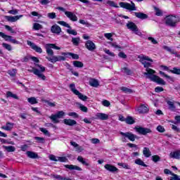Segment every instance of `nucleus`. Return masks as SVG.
Segmentation results:
<instances>
[{
  "instance_id": "obj_1",
  "label": "nucleus",
  "mask_w": 180,
  "mask_h": 180,
  "mask_svg": "<svg viewBox=\"0 0 180 180\" xmlns=\"http://www.w3.org/2000/svg\"><path fill=\"white\" fill-rule=\"evenodd\" d=\"M44 47L46 49V54H48V56H51V57H46L47 60L50 61L51 63H57V61H65V57L64 56H54V51H53L52 49L54 50H61V48L57 46L56 44H45Z\"/></svg>"
},
{
  "instance_id": "obj_2",
  "label": "nucleus",
  "mask_w": 180,
  "mask_h": 180,
  "mask_svg": "<svg viewBox=\"0 0 180 180\" xmlns=\"http://www.w3.org/2000/svg\"><path fill=\"white\" fill-rule=\"evenodd\" d=\"M146 71L147 72L143 73L146 78L150 79V81H153V82H156V84H158V85H165L166 82L164 81V79L154 75L155 74V70L153 69H147Z\"/></svg>"
},
{
  "instance_id": "obj_3",
  "label": "nucleus",
  "mask_w": 180,
  "mask_h": 180,
  "mask_svg": "<svg viewBox=\"0 0 180 180\" xmlns=\"http://www.w3.org/2000/svg\"><path fill=\"white\" fill-rule=\"evenodd\" d=\"M36 67H38V68H39L40 70L36 68H33L32 70H28V71H30V72H33L34 75L37 76V78L39 79H41V81H46V79H47V77H46V75H44V74H43V72L46 71V68L39 64H37Z\"/></svg>"
},
{
  "instance_id": "obj_4",
  "label": "nucleus",
  "mask_w": 180,
  "mask_h": 180,
  "mask_svg": "<svg viewBox=\"0 0 180 180\" xmlns=\"http://www.w3.org/2000/svg\"><path fill=\"white\" fill-rule=\"evenodd\" d=\"M179 22H180V18L178 15H169L165 18V25L170 27H176V25H178Z\"/></svg>"
},
{
  "instance_id": "obj_5",
  "label": "nucleus",
  "mask_w": 180,
  "mask_h": 180,
  "mask_svg": "<svg viewBox=\"0 0 180 180\" xmlns=\"http://www.w3.org/2000/svg\"><path fill=\"white\" fill-rule=\"evenodd\" d=\"M139 58L140 63H141L144 68H146V72H147V70H151V68H150L149 67H151V63H153V59L150 58L148 56H139ZM147 61H150V63Z\"/></svg>"
},
{
  "instance_id": "obj_6",
  "label": "nucleus",
  "mask_w": 180,
  "mask_h": 180,
  "mask_svg": "<svg viewBox=\"0 0 180 180\" xmlns=\"http://www.w3.org/2000/svg\"><path fill=\"white\" fill-rule=\"evenodd\" d=\"M120 134L122 135L121 140L123 143H126L128 140L130 141H136V135L133 134L131 132H120Z\"/></svg>"
},
{
  "instance_id": "obj_7",
  "label": "nucleus",
  "mask_w": 180,
  "mask_h": 180,
  "mask_svg": "<svg viewBox=\"0 0 180 180\" xmlns=\"http://www.w3.org/2000/svg\"><path fill=\"white\" fill-rule=\"evenodd\" d=\"M69 86L70 88V91H72V92H73L75 95H77L79 99H81V101H84V102H85V101L88 99V96H84V94H82V93H80L79 91L75 89V84H70Z\"/></svg>"
},
{
  "instance_id": "obj_8",
  "label": "nucleus",
  "mask_w": 180,
  "mask_h": 180,
  "mask_svg": "<svg viewBox=\"0 0 180 180\" xmlns=\"http://www.w3.org/2000/svg\"><path fill=\"white\" fill-rule=\"evenodd\" d=\"M127 27L129 30H131V32H134L137 36H140L141 37L143 36V34L140 30H139V27H137V25L134 24V22H128V23H127Z\"/></svg>"
},
{
  "instance_id": "obj_9",
  "label": "nucleus",
  "mask_w": 180,
  "mask_h": 180,
  "mask_svg": "<svg viewBox=\"0 0 180 180\" xmlns=\"http://www.w3.org/2000/svg\"><path fill=\"white\" fill-rule=\"evenodd\" d=\"M64 115H65L64 111H58L56 114L51 115L49 117V119H51L53 123H60V121L58 119H61Z\"/></svg>"
},
{
  "instance_id": "obj_10",
  "label": "nucleus",
  "mask_w": 180,
  "mask_h": 180,
  "mask_svg": "<svg viewBox=\"0 0 180 180\" xmlns=\"http://www.w3.org/2000/svg\"><path fill=\"white\" fill-rule=\"evenodd\" d=\"M0 37L4 39L6 41H11V43H13V44H20V42L19 41H17L16 39H13L12 36L6 35L5 33L0 32Z\"/></svg>"
},
{
  "instance_id": "obj_11",
  "label": "nucleus",
  "mask_w": 180,
  "mask_h": 180,
  "mask_svg": "<svg viewBox=\"0 0 180 180\" xmlns=\"http://www.w3.org/2000/svg\"><path fill=\"white\" fill-rule=\"evenodd\" d=\"M120 6L121 8H124V9H127L128 11H137V8H136V4H134L133 2H131V4L129 3L120 2Z\"/></svg>"
},
{
  "instance_id": "obj_12",
  "label": "nucleus",
  "mask_w": 180,
  "mask_h": 180,
  "mask_svg": "<svg viewBox=\"0 0 180 180\" xmlns=\"http://www.w3.org/2000/svg\"><path fill=\"white\" fill-rule=\"evenodd\" d=\"M134 129L139 134H142V136H147L148 133H152L151 129L143 127H135Z\"/></svg>"
},
{
  "instance_id": "obj_13",
  "label": "nucleus",
  "mask_w": 180,
  "mask_h": 180,
  "mask_svg": "<svg viewBox=\"0 0 180 180\" xmlns=\"http://www.w3.org/2000/svg\"><path fill=\"white\" fill-rule=\"evenodd\" d=\"M160 67L165 71H169V72H172V74H175L176 75H180V68H173L172 70H169L168 66L161 65Z\"/></svg>"
},
{
  "instance_id": "obj_14",
  "label": "nucleus",
  "mask_w": 180,
  "mask_h": 180,
  "mask_svg": "<svg viewBox=\"0 0 180 180\" xmlns=\"http://www.w3.org/2000/svg\"><path fill=\"white\" fill-rule=\"evenodd\" d=\"M27 43L28 46H30L31 49H32V50H34V51H36L37 53H43V49H41V47L36 45L34 43L32 42L31 41H27Z\"/></svg>"
},
{
  "instance_id": "obj_15",
  "label": "nucleus",
  "mask_w": 180,
  "mask_h": 180,
  "mask_svg": "<svg viewBox=\"0 0 180 180\" xmlns=\"http://www.w3.org/2000/svg\"><path fill=\"white\" fill-rule=\"evenodd\" d=\"M65 15L68 19L71 20L72 22H77V20H78V17L71 11H65Z\"/></svg>"
},
{
  "instance_id": "obj_16",
  "label": "nucleus",
  "mask_w": 180,
  "mask_h": 180,
  "mask_svg": "<svg viewBox=\"0 0 180 180\" xmlns=\"http://www.w3.org/2000/svg\"><path fill=\"white\" fill-rule=\"evenodd\" d=\"M85 46L87 50H89V51H94V50L96 49V46L95 45V44L91 40H88L86 42Z\"/></svg>"
},
{
  "instance_id": "obj_17",
  "label": "nucleus",
  "mask_w": 180,
  "mask_h": 180,
  "mask_svg": "<svg viewBox=\"0 0 180 180\" xmlns=\"http://www.w3.org/2000/svg\"><path fill=\"white\" fill-rule=\"evenodd\" d=\"M51 33H55V34H60L61 33V27L57 24H55L51 27Z\"/></svg>"
},
{
  "instance_id": "obj_18",
  "label": "nucleus",
  "mask_w": 180,
  "mask_h": 180,
  "mask_svg": "<svg viewBox=\"0 0 180 180\" xmlns=\"http://www.w3.org/2000/svg\"><path fill=\"white\" fill-rule=\"evenodd\" d=\"M20 18H23V15L15 16H6V19L8 20V22H16L17 20H19Z\"/></svg>"
},
{
  "instance_id": "obj_19",
  "label": "nucleus",
  "mask_w": 180,
  "mask_h": 180,
  "mask_svg": "<svg viewBox=\"0 0 180 180\" xmlns=\"http://www.w3.org/2000/svg\"><path fill=\"white\" fill-rule=\"evenodd\" d=\"M104 167L107 169V171H109V172H117V171H119V169H117L116 167L109 164L105 165Z\"/></svg>"
},
{
  "instance_id": "obj_20",
  "label": "nucleus",
  "mask_w": 180,
  "mask_h": 180,
  "mask_svg": "<svg viewBox=\"0 0 180 180\" xmlns=\"http://www.w3.org/2000/svg\"><path fill=\"white\" fill-rule=\"evenodd\" d=\"M96 119H99L100 120H108L109 119V115L108 114L98 112L96 115Z\"/></svg>"
},
{
  "instance_id": "obj_21",
  "label": "nucleus",
  "mask_w": 180,
  "mask_h": 180,
  "mask_svg": "<svg viewBox=\"0 0 180 180\" xmlns=\"http://www.w3.org/2000/svg\"><path fill=\"white\" fill-rule=\"evenodd\" d=\"M170 158H174L175 160H180V150H177L170 153Z\"/></svg>"
},
{
  "instance_id": "obj_22",
  "label": "nucleus",
  "mask_w": 180,
  "mask_h": 180,
  "mask_svg": "<svg viewBox=\"0 0 180 180\" xmlns=\"http://www.w3.org/2000/svg\"><path fill=\"white\" fill-rule=\"evenodd\" d=\"M65 168L70 169V171H72V169H75L76 171H82L81 167L74 165H65Z\"/></svg>"
},
{
  "instance_id": "obj_23",
  "label": "nucleus",
  "mask_w": 180,
  "mask_h": 180,
  "mask_svg": "<svg viewBox=\"0 0 180 180\" xmlns=\"http://www.w3.org/2000/svg\"><path fill=\"white\" fill-rule=\"evenodd\" d=\"M63 123L67 126H75V124H77V121L71 119H65Z\"/></svg>"
},
{
  "instance_id": "obj_24",
  "label": "nucleus",
  "mask_w": 180,
  "mask_h": 180,
  "mask_svg": "<svg viewBox=\"0 0 180 180\" xmlns=\"http://www.w3.org/2000/svg\"><path fill=\"white\" fill-rule=\"evenodd\" d=\"M134 15L136 18H138V19H142V20H144V19H148V15L144 13H141V12H139V13H137V12H135L134 13Z\"/></svg>"
},
{
  "instance_id": "obj_25",
  "label": "nucleus",
  "mask_w": 180,
  "mask_h": 180,
  "mask_svg": "<svg viewBox=\"0 0 180 180\" xmlns=\"http://www.w3.org/2000/svg\"><path fill=\"white\" fill-rule=\"evenodd\" d=\"M26 155L29 158H32V159L39 158V155H37V153L34 152H32L30 150L27 151Z\"/></svg>"
},
{
  "instance_id": "obj_26",
  "label": "nucleus",
  "mask_w": 180,
  "mask_h": 180,
  "mask_svg": "<svg viewBox=\"0 0 180 180\" xmlns=\"http://www.w3.org/2000/svg\"><path fill=\"white\" fill-rule=\"evenodd\" d=\"M61 54H62V56H70V57H72V58H73V60H78L79 58V56H78V54H75V53H70V52H68V53L63 52Z\"/></svg>"
},
{
  "instance_id": "obj_27",
  "label": "nucleus",
  "mask_w": 180,
  "mask_h": 180,
  "mask_svg": "<svg viewBox=\"0 0 180 180\" xmlns=\"http://www.w3.org/2000/svg\"><path fill=\"white\" fill-rule=\"evenodd\" d=\"M148 108L145 105H141V106L138 108L139 113H147L148 112Z\"/></svg>"
},
{
  "instance_id": "obj_28",
  "label": "nucleus",
  "mask_w": 180,
  "mask_h": 180,
  "mask_svg": "<svg viewBox=\"0 0 180 180\" xmlns=\"http://www.w3.org/2000/svg\"><path fill=\"white\" fill-rule=\"evenodd\" d=\"M1 129H3V130H6L7 131H11V130L13 129V124L11 122H7L6 124V126L1 127Z\"/></svg>"
},
{
  "instance_id": "obj_29",
  "label": "nucleus",
  "mask_w": 180,
  "mask_h": 180,
  "mask_svg": "<svg viewBox=\"0 0 180 180\" xmlns=\"http://www.w3.org/2000/svg\"><path fill=\"white\" fill-rule=\"evenodd\" d=\"M143 154L146 158L151 157V151H150V148L147 147L143 148Z\"/></svg>"
},
{
  "instance_id": "obj_30",
  "label": "nucleus",
  "mask_w": 180,
  "mask_h": 180,
  "mask_svg": "<svg viewBox=\"0 0 180 180\" xmlns=\"http://www.w3.org/2000/svg\"><path fill=\"white\" fill-rule=\"evenodd\" d=\"M89 85H91V86H94V88H98V86L99 85V82H98L96 79H91L89 80Z\"/></svg>"
},
{
  "instance_id": "obj_31",
  "label": "nucleus",
  "mask_w": 180,
  "mask_h": 180,
  "mask_svg": "<svg viewBox=\"0 0 180 180\" xmlns=\"http://www.w3.org/2000/svg\"><path fill=\"white\" fill-rule=\"evenodd\" d=\"M120 89L124 94H133V92H134V91H133L131 89H129L126 86H122L120 88Z\"/></svg>"
},
{
  "instance_id": "obj_32",
  "label": "nucleus",
  "mask_w": 180,
  "mask_h": 180,
  "mask_svg": "<svg viewBox=\"0 0 180 180\" xmlns=\"http://www.w3.org/2000/svg\"><path fill=\"white\" fill-rule=\"evenodd\" d=\"M3 148H5L8 153H13L16 150V148L12 146H3Z\"/></svg>"
},
{
  "instance_id": "obj_33",
  "label": "nucleus",
  "mask_w": 180,
  "mask_h": 180,
  "mask_svg": "<svg viewBox=\"0 0 180 180\" xmlns=\"http://www.w3.org/2000/svg\"><path fill=\"white\" fill-rule=\"evenodd\" d=\"M77 161L81 162L83 165H86V167H89V163H88V162H86V160H85L82 156H78Z\"/></svg>"
},
{
  "instance_id": "obj_34",
  "label": "nucleus",
  "mask_w": 180,
  "mask_h": 180,
  "mask_svg": "<svg viewBox=\"0 0 180 180\" xmlns=\"http://www.w3.org/2000/svg\"><path fill=\"white\" fill-rule=\"evenodd\" d=\"M125 123H127V124H134V123H136V121H134L133 117L128 116L126 118Z\"/></svg>"
},
{
  "instance_id": "obj_35",
  "label": "nucleus",
  "mask_w": 180,
  "mask_h": 180,
  "mask_svg": "<svg viewBox=\"0 0 180 180\" xmlns=\"http://www.w3.org/2000/svg\"><path fill=\"white\" fill-rule=\"evenodd\" d=\"M72 64L76 68H82V67H84V63L81 61L75 60L72 62Z\"/></svg>"
},
{
  "instance_id": "obj_36",
  "label": "nucleus",
  "mask_w": 180,
  "mask_h": 180,
  "mask_svg": "<svg viewBox=\"0 0 180 180\" xmlns=\"http://www.w3.org/2000/svg\"><path fill=\"white\" fill-rule=\"evenodd\" d=\"M167 103L169 106V110L174 111L176 109L175 104L174 103V101H167Z\"/></svg>"
},
{
  "instance_id": "obj_37",
  "label": "nucleus",
  "mask_w": 180,
  "mask_h": 180,
  "mask_svg": "<svg viewBox=\"0 0 180 180\" xmlns=\"http://www.w3.org/2000/svg\"><path fill=\"white\" fill-rule=\"evenodd\" d=\"M53 178H54L55 179H58V180H72L70 178L63 177V176H61V175H58V174H53Z\"/></svg>"
},
{
  "instance_id": "obj_38",
  "label": "nucleus",
  "mask_w": 180,
  "mask_h": 180,
  "mask_svg": "<svg viewBox=\"0 0 180 180\" xmlns=\"http://www.w3.org/2000/svg\"><path fill=\"white\" fill-rule=\"evenodd\" d=\"M135 164L137 165H141V167H147V165H146L144 162L141 160V159H136L135 160Z\"/></svg>"
},
{
  "instance_id": "obj_39",
  "label": "nucleus",
  "mask_w": 180,
  "mask_h": 180,
  "mask_svg": "<svg viewBox=\"0 0 180 180\" xmlns=\"http://www.w3.org/2000/svg\"><path fill=\"white\" fill-rule=\"evenodd\" d=\"M33 29L34 30H40V29H43V25L35 22L33 24Z\"/></svg>"
},
{
  "instance_id": "obj_40",
  "label": "nucleus",
  "mask_w": 180,
  "mask_h": 180,
  "mask_svg": "<svg viewBox=\"0 0 180 180\" xmlns=\"http://www.w3.org/2000/svg\"><path fill=\"white\" fill-rule=\"evenodd\" d=\"M57 23L58 25H61V26H64V27H68V29H71V26H70V25L65 21H58Z\"/></svg>"
},
{
  "instance_id": "obj_41",
  "label": "nucleus",
  "mask_w": 180,
  "mask_h": 180,
  "mask_svg": "<svg viewBox=\"0 0 180 180\" xmlns=\"http://www.w3.org/2000/svg\"><path fill=\"white\" fill-rule=\"evenodd\" d=\"M121 70L127 75H131V70L127 68H123L121 69Z\"/></svg>"
},
{
  "instance_id": "obj_42",
  "label": "nucleus",
  "mask_w": 180,
  "mask_h": 180,
  "mask_svg": "<svg viewBox=\"0 0 180 180\" xmlns=\"http://www.w3.org/2000/svg\"><path fill=\"white\" fill-rule=\"evenodd\" d=\"M79 37L72 38V43L74 46H78L79 44Z\"/></svg>"
},
{
  "instance_id": "obj_43",
  "label": "nucleus",
  "mask_w": 180,
  "mask_h": 180,
  "mask_svg": "<svg viewBox=\"0 0 180 180\" xmlns=\"http://www.w3.org/2000/svg\"><path fill=\"white\" fill-rule=\"evenodd\" d=\"M2 46L6 50H8V51H12V46L11 44L3 43Z\"/></svg>"
},
{
  "instance_id": "obj_44",
  "label": "nucleus",
  "mask_w": 180,
  "mask_h": 180,
  "mask_svg": "<svg viewBox=\"0 0 180 180\" xmlns=\"http://www.w3.org/2000/svg\"><path fill=\"white\" fill-rule=\"evenodd\" d=\"M104 5H109L110 6H113L114 8H117L116 4H115V1H107L103 2Z\"/></svg>"
},
{
  "instance_id": "obj_45",
  "label": "nucleus",
  "mask_w": 180,
  "mask_h": 180,
  "mask_svg": "<svg viewBox=\"0 0 180 180\" xmlns=\"http://www.w3.org/2000/svg\"><path fill=\"white\" fill-rule=\"evenodd\" d=\"M10 77H16V69L9 70L7 72Z\"/></svg>"
},
{
  "instance_id": "obj_46",
  "label": "nucleus",
  "mask_w": 180,
  "mask_h": 180,
  "mask_svg": "<svg viewBox=\"0 0 180 180\" xmlns=\"http://www.w3.org/2000/svg\"><path fill=\"white\" fill-rule=\"evenodd\" d=\"M29 103H31V105H34L37 103V100L34 97H31L27 99Z\"/></svg>"
},
{
  "instance_id": "obj_47",
  "label": "nucleus",
  "mask_w": 180,
  "mask_h": 180,
  "mask_svg": "<svg viewBox=\"0 0 180 180\" xmlns=\"http://www.w3.org/2000/svg\"><path fill=\"white\" fill-rule=\"evenodd\" d=\"M79 108L80 110H82V112H84V113H86V112H88V108L81 103L79 104Z\"/></svg>"
},
{
  "instance_id": "obj_48",
  "label": "nucleus",
  "mask_w": 180,
  "mask_h": 180,
  "mask_svg": "<svg viewBox=\"0 0 180 180\" xmlns=\"http://www.w3.org/2000/svg\"><path fill=\"white\" fill-rule=\"evenodd\" d=\"M152 161H153V162H158V161H161V158H160V156L157 155H153Z\"/></svg>"
},
{
  "instance_id": "obj_49",
  "label": "nucleus",
  "mask_w": 180,
  "mask_h": 180,
  "mask_svg": "<svg viewBox=\"0 0 180 180\" xmlns=\"http://www.w3.org/2000/svg\"><path fill=\"white\" fill-rule=\"evenodd\" d=\"M67 33H68L69 34H72L73 36H77V34H78V33L75 31V30H71V29H68Z\"/></svg>"
},
{
  "instance_id": "obj_50",
  "label": "nucleus",
  "mask_w": 180,
  "mask_h": 180,
  "mask_svg": "<svg viewBox=\"0 0 180 180\" xmlns=\"http://www.w3.org/2000/svg\"><path fill=\"white\" fill-rule=\"evenodd\" d=\"M57 158L59 162H67V161H68V159L66 157H57Z\"/></svg>"
},
{
  "instance_id": "obj_51",
  "label": "nucleus",
  "mask_w": 180,
  "mask_h": 180,
  "mask_svg": "<svg viewBox=\"0 0 180 180\" xmlns=\"http://www.w3.org/2000/svg\"><path fill=\"white\" fill-rule=\"evenodd\" d=\"M34 140H37V143H44L45 139L43 137L35 136Z\"/></svg>"
},
{
  "instance_id": "obj_52",
  "label": "nucleus",
  "mask_w": 180,
  "mask_h": 180,
  "mask_svg": "<svg viewBox=\"0 0 180 180\" xmlns=\"http://www.w3.org/2000/svg\"><path fill=\"white\" fill-rule=\"evenodd\" d=\"M163 49L164 50H166V51H168L169 53H170V54H173L174 53V50H172L171 49V47L169 46H163Z\"/></svg>"
},
{
  "instance_id": "obj_53",
  "label": "nucleus",
  "mask_w": 180,
  "mask_h": 180,
  "mask_svg": "<svg viewBox=\"0 0 180 180\" xmlns=\"http://www.w3.org/2000/svg\"><path fill=\"white\" fill-rule=\"evenodd\" d=\"M112 33H105L104 34V37H105L108 40H110L111 41H113V39L112 38Z\"/></svg>"
},
{
  "instance_id": "obj_54",
  "label": "nucleus",
  "mask_w": 180,
  "mask_h": 180,
  "mask_svg": "<svg viewBox=\"0 0 180 180\" xmlns=\"http://www.w3.org/2000/svg\"><path fill=\"white\" fill-rule=\"evenodd\" d=\"M118 165L120 167H122V168H124L125 169H130V167L128 164L126 163H118Z\"/></svg>"
},
{
  "instance_id": "obj_55",
  "label": "nucleus",
  "mask_w": 180,
  "mask_h": 180,
  "mask_svg": "<svg viewBox=\"0 0 180 180\" xmlns=\"http://www.w3.org/2000/svg\"><path fill=\"white\" fill-rule=\"evenodd\" d=\"M47 16L49 19H56V18H57L56 13H49Z\"/></svg>"
},
{
  "instance_id": "obj_56",
  "label": "nucleus",
  "mask_w": 180,
  "mask_h": 180,
  "mask_svg": "<svg viewBox=\"0 0 180 180\" xmlns=\"http://www.w3.org/2000/svg\"><path fill=\"white\" fill-rule=\"evenodd\" d=\"M39 130L40 131L44 133L45 136H50V133L49 132V131H47V129H46V128H39Z\"/></svg>"
},
{
  "instance_id": "obj_57",
  "label": "nucleus",
  "mask_w": 180,
  "mask_h": 180,
  "mask_svg": "<svg viewBox=\"0 0 180 180\" xmlns=\"http://www.w3.org/2000/svg\"><path fill=\"white\" fill-rule=\"evenodd\" d=\"M110 44L112 46V47H114V49H123V47L117 45L116 42H110Z\"/></svg>"
},
{
  "instance_id": "obj_58",
  "label": "nucleus",
  "mask_w": 180,
  "mask_h": 180,
  "mask_svg": "<svg viewBox=\"0 0 180 180\" xmlns=\"http://www.w3.org/2000/svg\"><path fill=\"white\" fill-rule=\"evenodd\" d=\"M156 129L158 130V131H159V133H164L165 131V129L161 125L158 126Z\"/></svg>"
},
{
  "instance_id": "obj_59",
  "label": "nucleus",
  "mask_w": 180,
  "mask_h": 180,
  "mask_svg": "<svg viewBox=\"0 0 180 180\" xmlns=\"http://www.w3.org/2000/svg\"><path fill=\"white\" fill-rule=\"evenodd\" d=\"M148 40H149V41H151L153 44H158V41H157L155 39H154V37H148Z\"/></svg>"
},
{
  "instance_id": "obj_60",
  "label": "nucleus",
  "mask_w": 180,
  "mask_h": 180,
  "mask_svg": "<svg viewBox=\"0 0 180 180\" xmlns=\"http://www.w3.org/2000/svg\"><path fill=\"white\" fill-rule=\"evenodd\" d=\"M164 91V88H162V86H157L156 88H155V92H156L157 94H160V92H162Z\"/></svg>"
},
{
  "instance_id": "obj_61",
  "label": "nucleus",
  "mask_w": 180,
  "mask_h": 180,
  "mask_svg": "<svg viewBox=\"0 0 180 180\" xmlns=\"http://www.w3.org/2000/svg\"><path fill=\"white\" fill-rule=\"evenodd\" d=\"M102 105L103 106H105L106 108H109V105H110V102L108 100H104L102 101Z\"/></svg>"
},
{
  "instance_id": "obj_62",
  "label": "nucleus",
  "mask_w": 180,
  "mask_h": 180,
  "mask_svg": "<svg viewBox=\"0 0 180 180\" xmlns=\"http://www.w3.org/2000/svg\"><path fill=\"white\" fill-rule=\"evenodd\" d=\"M118 57H120V58H127V55H126L124 52H120L118 53Z\"/></svg>"
},
{
  "instance_id": "obj_63",
  "label": "nucleus",
  "mask_w": 180,
  "mask_h": 180,
  "mask_svg": "<svg viewBox=\"0 0 180 180\" xmlns=\"http://www.w3.org/2000/svg\"><path fill=\"white\" fill-rule=\"evenodd\" d=\"M172 177H171L170 180H180L179 176L177 174L172 173Z\"/></svg>"
},
{
  "instance_id": "obj_64",
  "label": "nucleus",
  "mask_w": 180,
  "mask_h": 180,
  "mask_svg": "<svg viewBox=\"0 0 180 180\" xmlns=\"http://www.w3.org/2000/svg\"><path fill=\"white\" fill-rule=\"evenodd\" d=\"M68 115V116H71L72 117H75V118L78 117V114L75 112H69Z\"/></svg>"
}]
</instances>
